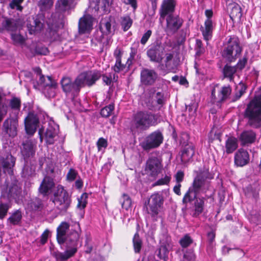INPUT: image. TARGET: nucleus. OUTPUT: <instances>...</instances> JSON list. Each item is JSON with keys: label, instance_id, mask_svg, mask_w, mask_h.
Returning <instances> with one entry per match:
<instances>
[{"label": "nucleus", "instance_id": "8fccbe9b", "mask_svg": "<svg viewBox=\"0 0 261 261\" xmlns=\"http://www.w3.org/2000/svg\"><path fill=\"white\" fill-rule=\"evenodd\" d=\"M48 79L50 82H55L50 76H47L45 77L44 76H40L38 82V85L42 87L43 89L47 88V87L50 86V84L47 81Z\"/></svg>", "mask_w": 261, "mask_h": 261}, {"label": "nucleus", "instance_id": "603ef678", "mask_svg": "<svg viewBox=\"0 0 261 261\" xmlns=\"http://www.w3.org/2000/svg\"><path fill=\"white\" fill-rule=\"evenodd\" d=\"M183 261H196V256L192 250H188L184 254Z\"/></svg>", "mask_w": 261, "mask_h": 261}, {"label": "nucleus", "instance_id": "09e8293b", "mask_svg": "<svg viewBox=\"0 0 261 261\" xmlns=\"http://www.w3.org/2000/svg\"><path fill=\"white\" fill-rule=\"evenodd\" d=\"M114 109V105L111 103L107 106L103 108L100 111V114L102 117H109Z\"/></svg>", "mask_w": 261, "mask_h": 261}, {"label": "nucleus", "instance_id": "13d9d810", "mask_svg": "<svg viewBox=\"0 0 261 261\" xmlns=\"http://www.w3.org/2000/svg\"><path fill=\"white\" fill-rule=\"evenodd\" d=\"M109 6V0H96V3L94 8L95 10H98L99 7L106 8Z\"/></svg>", "mask_w": 261, "mask_h": 261}, {"label": "nucleus", "instance_id": "9d476101", "mask_svg": "<svg viewBox=\"0 0 261 261\" xmlns=\"http://www.w3.org/2000/svg\"><path fill=\"white\" fill-rule=\"evenodd\" d=\"M166 16L165 31L168 35H173L181 28L184 21L177 15L169 14Z\"/></svg>", "mask_w": 261, "mask_h": 261}, {"label": "nucleus", "instance_id": "a19ab883", "mask_svg": "<svg viewBox=\"0 0 261 261\" xmlns=\"http://www.w3.org/2000/svg\"><path fill=\"white\" fill-rule=\"evenodd\" d=\"M100 28L106 35L110 34L114 31L110 20H103L101 22Z\"/></svg>", "mask_w": 261, "mask_h": 261}, {"label": "nucleus", "instance_id": "f8f14e48", "mask_svg": "<svg viewBox=\"0 0 261 261\" xmlns=\"http://www.w3.org/2000/svg\"><path fill=\"white\" fill-rule=\"evenodd\" d=\"M61 84L63 91L67 94L75 95L77 93L81 87L77 82V77L74 82L68 77H63L61 81Z\"/></svg>", "mask_w": 261, "mask_h": 261}, {"label": "nucleus", "instance_id": "f257e3e1", "mask_svg": "<svg viewBox=\"0 0 261 261\" xmlns=\"http://www.w3.org/2000/svg\"><path fill=\"white\" fill-rule=\"evenodd\" d=\"M159 116L147 111H139L133 115L130 123L132 132H138L148 129L150 126L155 125L159 122Z\"/></svg>", "mask_w": 261, "mask_h": 261}, {"label": "nucleus", "instance_id": "de8ad7c7", "mask_svg": "<svg viewBox=\"0 0 261 261\" xmlns=\"http://www.w3.org/2000/svg\"><path fill=\"white\" fill-rule=\"evenodd\" d=\"M11 39L13 41L14 44L22 45L24 43L25 39V38L19 34L12 33Z\"/></svg>", "mask_w": 261, "mask_h": 261}, {"label": "nucleus", "instance_id": "0e129e2a", "mask_svg": "<svg viewBox=\"0 0 261 261\" xmlns=\"http://www.w3.org/2000/svg\"><path fill=\"white\" fill-rule=\"evenodd\" d=\"M96 145L98 148V151H100L102 148H106L108 146L107 140L103 138H100L97 143Z\"/></svg>", "mask_w": 261, "mask_h": 261}, {"label": "nucleus", "instance_id": "69168bd1", "mask_svg": "<svg viewBox=\"0 0 261 261\" xmlns=\"http://www.w3.org/2000/svg\"><path fill=\"white\" fill-rule=\"evenodd\" d=\"M170 179L171 178L170 176L166 175L164 177L158 180L153 184V186H156L167 185L169 182Z\"/></svg>", "mask_w": 261, "mask_h": 261}, {"label": "nucleus", "instance_id": "39448f33", "mask_svg": "<svg viewBox=\"0 0 261 261\" xmlns=\"http://www.w3.org/2000/svg\"><path fill=\"white\" fill-rule=\"evenodd\" d=\"M73 239L70 240V242L67 243L66 249L64 252H56L54 256L57 261H65L73 256L77 251L78 240L79 234L76 231L72 233Z\"/></svg>", "mask_w": 261, "mask_h": 261}, {"label": "nucleus", "instance_id": "5701e85b", "mask_svg": "<svg viewBox=\"0 0 261 261\" xmlns=\"http://www.w3.org/2000/svg\"><path fill=\"white\" fill-rule=\"evenodd\" d=\"M175 4L174 0H164L160 10L161 18H164L169 14H172L174 11Z\"/></svg>", "mask_w": 261, "mask_h": 261}, {"label": "nucleus", "instance_id": "412c9836", "mask_svg": "<svg viewBox=\"0 0 261 261\" xmlns=\"http://www.w3.org/2000/svg\"><path fill=\"white\" fill-rule=\"evenodd\" d=\"M22 145L21 152L25 161L35 155L36 145L32 141L27 140Z\"/></svg>", "mask_w": 261, "mask_h": 261}, {"label": "nucleus", "instance_id": "7c9ffc66", "mask_svg": "<svg viewBox=\"0 0 261 261\" xmlns=\"http://www.w3.org/2000/svg\"><path fill=\"white\" fill-rule=\"evenodd\" d=\"M213 30V22L211 19H206L204 27L201 28V31L204 39L208 41L211 39Z\"/></svg>", "mask_w": 261, "mask_h": 261}, {"label": "nucleus", "instance_id": "864d4df0", "mask_svg": "<svg viewBox=\"0 0 261 261\" xmlns=\"http://www.w3.org/2000/svg\"><path fill=\"white\" fill-rule=\"evenodd\" d=\"M23 0H12L9 4V7L12 9H16L19 11H21L23 8L21 6V3Z\"/></svg>", "mask_w": 261, "mask_h": 261}, {"label": "nucleus", "instance_id": "b1692460", "mask_svg": "<svg viewBox=\"0 0 261 261\" xmlns=\"http://www.w3.org/2000/svg\"><path fill=\"white\" fill-rule=\"evenodd\" d=\"M58 133V126L55 124H49L44 133V137L46 143L53 144Z\"/></svg>", "mask_w": 261, "mask_h": 261}, {"label": "nucleus", "instance_id": "e433bc0d", "mask_svg": "<svg viewBox=\"0 0 261 261\" xmlns=\"http://www.w3.org/2000/svg\"><path fill=\"white\" fill-rule=\"evenodd\" d=\"M35 173V166L26 162L22 169L21 175L25 178L34 176Z\"/></svg>", "mask_w": 261, "mask_h": 261}, {"label": "nucleus", "instance_id": "2eb2a0df", "mask_svg": "<svg viewBox=\"0 0 261 261\" xmlns=\"http://www.w3.org/2000/svg\"><path fill=\"white\" fill-rule=\"evenodd\" d=\"M161 245L158 249V257L166 261L168 258V254L172 249V244L170 237L166 236L165 239H162L160 242Z\"/></svg>", "mask_w": 261, "mask_h": 261}, {"label": "nucleus", "instance_id": "c9c22d12", "mask_svg": "<svg viewBox=\"0 0 261 261\" xmlns=\"http://www.w3.org/2000/svg\"><path fill=\"white\" fill-rule=\"evenodd\" d=\"M75 0H59L56 5L58 12H62L68 10Z\"/></svg>", "mask_w": 261, "mask_h": 261}, {"label": "nucleus", "instance_id": "6e6552de", "mask_svg": "<svg viewBox=\"0 0 261 261\" xmlns=\"http://www.w3.org/2000/svg\"><path fill=\"white\" fill-rule=\"evenodd\" d=\"M164 202L162 194L155 193L151 195L146 205L147 213L152 217L157 216Z\"/></svg>", "mask_w": 261, "mask_h": 261}, {"label": "nucleus", "instance_id": "79ce46f5", "mask_svg": "<svg viewBox=\"0 0 261 261\" xmlns=\"http://www.w3.org/2000/svg\"><path fill=\"white\" fill-rule=\"evenodd\" d=\"M2 25L6 30L10 31H15L17 29L16 21L14 19H6L2 22Z\"/></svg>", "mask_w": 261, "mask_h": 261}, {"label": "nucleus", "instance_id": "3c124183", "mask_svg": "<svg viewBox=\"0 0 261 261\" xmlns=\"http://www.w3.org/2000/svg\"><path fill=\"white\" fill-rule=\"evenodd\" d=\"M53 5L52 0H40L39 5L42 11H46L50 9Z\"/></svg>", "mask_w": 261, "mask_h": 261}, {"label": "nucleus", "instance_id": "bb28decb", "mask_svg": "<svg viewBox=\"0 0 261 261\" xmlns=\"http://www.w3.org/2000/svg\"><path fill=\"white\" fill-rule=\"evenodd\" d=\"M239 139L242 145H248L255 142L256 134L251 130H244L240 134Z\"/></svg>", "mask_w": 261, "mask_h": 261}, {"label": "nucleus", "instance_id": "4c0bfd02", "mask_svg": "<svg viewBox=\"0 0 261 261\" xmlns=\"http://www.w3.org/2000/svg\"><path fill=\"white\" fill-rule=\"evenodd\" d=\"M198 195V194L194 192L192 188L190 187L183 197L182 202L184 204L191 202L192 201L195 200L196 198L199 197Z\"/></svg>", "mask_w": 261, "mask_h": 261}, {"label": "nucleus", "instance_id": "4468645a", "mask_svg": "<svg viewBox=\"0 0 261 261\" xmlns=\"http://www.w3.org/2000/svg\"><path fill=\"white\" fill-rule=\"evenodd\" d=\"M39 121L36 114L29 113L24 120L25 129L27 134L33 135L36 132Z\"/></svg>", "mask_w": 261, "mask_h": 261}, {"label": "nucleus", "instance_id": "774afa93", "mask_svg": "<svg viewBox=\"0 0 261 261\" xmlns=\"http://www.w3.org/2000/svg\"><path fill=\"white\" fill-rule=\"evenodd\" d=\"M12 109L19 110L20 107V100L17 98L12 99L10 102Z\"/></svg>", "mask_w": 261, "mask_h": 261}, {"label": "nucleus", "instance_id": "ddd939ff", "mask_svg": "<svg viewBox=\"0 0 261 261\" xmlns=\"http://www.w3.org/2000/svg\"><path fill=\"white\" fill-rule=\"evenodd\" d=\"M158 78V73L153 69L146 68L142 69L140 73V81L144 86L153 85Z\"/></svg>", "mask_w": 261, "mask_h": 261}, {"label": "nucleus", "instance_id": "a878e982", "mask_svg": "<svg viewBox=\"0 0 261 261\" xmlns=\"http://www.w3.org/2000/svg\"><path fill=\"white\" fill-rule=\"evenodd\" d=\"M229 16L232 21L240 20L242 16V9L236 3L229 4L227 7Z\"/></svg>", "mask_w": 261, "mask_h": 261}, {"label": "nucleus", "instance_id": "2f4dec72", "mask_svg": "<svg viewBox=\"0 0 261 261\" xmlns=\"http://www.w3.org/2000/svg\"><path fill=\"white\" fill-rule=\"evenodd\" d=\"M225 152L232 153L238 147V139L234 137H228L225 141Z\"/></svg>", "mask_w": 261, "mask_h": 261}, {"label": "nucleus", "instance_id": "c03bdc74", "mask_svg": "<svg viewBox=\"0 0 261 261\" xmlns=\"http://www.w3.org/2000/svg\"><path fill=\"white\" fill-rule=\"evenodd\" d=\"M121 25L124 31H127L132 26L133 20L128 16H125L121 18Z\"/></svg>", "mask_w": 261, "mask_h": 261}, {"label": "nucleus", "instance_id": "c756f323", "mask_svg": "<svg viewBox=\"0 0 261 261\" xmlns=\"http://www.w3.org/2000/svg\"><path fill=\"white\" fill-rule=\"evenodd\" d=\"M69 224L66 222H63L58 227L57 229V239L60 244H63L66 239V232L69 229Z\"/></svg>", "mask_w": 261, "mask_h": 261}, {"label": "nucleus", "instance_id": "f704fd0d", "mask_svg": "<svg viewBox=\"0 0 261 261\" xmlns=\"http://www.w3.org/2000/svg\"><path fill=\"white\" fill-rule=\"evenodd\" d=\"M47 81L50 84V86L43 89V92L46 97L48 98L53 97L56 95V90L57 87V83L56 82H50L48 79Z\"/></svg>", "mask_w": 261, "mask_h": 261}, {"label": "nucleus", "instance_id": "6e6d98bb", "mask_svg": "<svg viewBox=\"0 0 261 261\" xmlns=\"http://www.w3.org/2000/svg\"><path fill=\"white\" fill-rule=\"evenodd\" d=\"M123 202H122L121 205L122 208L128 210L132 205V200L129 197L125 194L123 195Z\"/></svg>", "mask_w": 261, "mask_h": 261}, {"label": "nucleus", "instance_id": "0eeeda50", "mask_svg": "<svg viewBox=\"0 0 261 261\" xmlns=\"http://www.w3.org/2000/svg\"><path fill=\"white\" fill-rule=\"evenodd\" d=\"M163 136L160 131H155L148 136L140 143V146L145 151L158 147L163 142Z\"/></svg>", "mask_w": 261, "mask_h": 261}, {"label": "nucleus", "instance_id": "052dcab7", "mask_svg": "<svg viewBox=\"0 0 261 261\" xmlns=\"http://www.w3.org/2000/svg\"><path fill=\"white\" fill-rule=\"evenodd\" d=\"M77 174V172L75 169L71 168L67 174L66 179L68 181H72L76 178Z\"/></svg>", "mask_w": 261, "mask_h": 261}, {"label": "nucleus", "instance_id": "1a4fd4ad", "mask_svg": "<svg viewBox=\"0 0 261 261\" xmlns=\"http://www.w3.org/2000/svg\"><path fill=\"white\" fill-rule=\"evenodd\" d=\"M101 76L100 71L91 70L81 73L77 77V82L82 88L85 86L90 87L95 84Z\"/></svg>", "mask_w": 261, "mask_h": 261}, {"label": "nucleus", "instance_id": "4d7b16f0", "mask_svg": "<svg viewBox=\"0 0 261 261\" xmlns=\"http://www.w3.org/2000/svg\"><path fill=\"white\" fill-rule=\"evenodd\" d=\"M9 206L7 203H2L0 204V219H4L7 214Z\"/></svg>", "mask_w": 261, "mask_h": 261}, {"label": "nucleus", "instance_id": "5fc2aeb1", "mask_svg": "<svg viewBox=\"0 0 261 261\" xmlns=\"http://www.w3.org/2000/svg\"><path fill=\"white\" fill-rule=\"evenodd\" d=\"M245 193L248 197H251L255 199H256L258 196V193L253 190L251 186H248L246 188Z\"/></svg>", "mask_w": 261, "mask_h": 261}, {"label": "nucleus", "instance_id": "cd10ccee", "mask_svg": "<svg viewBox=\"0 0 261 261\" xmlns=\"http://www.w3.org/2000/svg\"><path fill=\"white\" fill-rule=\"evenodd\" d=\"M204 197H199L194 200L192 216L197 218L201 214L205 208V200L207 199Z\"/></svg>", "mask_w": 261, "mask_h": 261}, {"label": "nucleus", "instance_id": "ea45409f", "mask_svg": "<svg viewBox=\"0 0 261 261\" xmlns=\"http://www.w3.org/2000/svg\"><path fill=\"white\" fill-rule=\"evenodd\" d=\"M139 46V42L134 43L132 44L130 47V53L129 54V57L127 59L126 63V65H127V68L129 67L133 64V61L135 59V57L137 53V49Z\"/></svg>", "mask_w": 261, "mask_h": 261}, {"label": "nucleus", "instance_id": "e2e57ef3", "mask_svg": "<svg viewBox=\"0 0 261 261\" xmlns=\"http://www.w3.org/2000/svg\"><path fill=\"white\" fill-rule=\"evenodd\" d=\"M192 243L191 238L188 235L185 236L180 240V244L181 246L186 248L189 246Z\"/></svg>", "mask_w": 261, "mask_h": 261}, {"label": "nucleus", "instance_id": "72a5a7b5", "mask_svg": "<svg viewBox=\"0 0 261 261\" xmlns=\"http://www.w3.org/2000/svg\"><path fill=\"white\" fill-rule=\"evenodd\" d=\"M42 207V200L37 198L30 200L27 205V208L31 211H40Z\"/></svg>", "mask_w": 261, "mask_h": 261}, {"label": "nucleus", "instance_id": "a18cd8bd", "mask_svg": "<svg viewBox=\"0 0 261 261\" xmlns=\"http://www.w3.org/2000/svg\"><path fill=\"white\" fill-rule=\"evenodd\" d=\"M246 85L242 83H240L237 88V91L232 99L233 101L238 100L246 92Z\"/></svg>", "mask_w": 261, "mask_h": 261}, {"label": "nucleus", "instance_id": "37998d69", "mask_svg": "<svg viewBox=\"0 0 261 261\" xmlns=\"http://www.w3.org/2000/svg\"><path fill=\"white\" fill-rule=\"evenodd\" d=\"M22 219V213L19 210H17L12 214L8 221L13 225L18 224Z\"/></svg>", "mask_w": 261, "mask_h": 261}, {"label": "nucleus", "instance_id": "20e7f679", "mask_svg": "<svg viewBox=\"0 0 261 261\" xmlns=\"http://www.w3.org/2000/svg\"><path fill=\"white\" fill-rule=\"evenodd\" d=\"M53 202L60 213L63 215L69 208L71 204V198L68 192L61 185L57 187L54 193Z\"/></svg>", "mask_w": 261, "mask_h": 261}, {"label": "nucleus", "instance_id": "338daca9", "mask_svg": "<svg viewBox=\"0 0 261 261\" xmlns=\"http://www.w3.org/2000/svg\"><path fill=\"white\" fill-rule=\"evenodd\" d=\"M127 65H123L121 63V60H116V63L113 67L114 70L116 72H119L123 70H124L125 68V66Z\"/></svg>", "mask_w": 261, "mask_h": 261}, {"label": "nucleus", "instance_id": "6ab92c4d", "mask_svg": "<svg viewBox=\"0 0 261 261\" xmlns=\"http://www.w3.org/2000/svg\"><path fill=\"white\" fill-rule=\"evenodd\" d=\"M93 18L90 15H85L79 22V32L80 34L89 33L92 29Z\"/></svg>", "mask_w": 261, "mask_h": 261}, {"label": "nucleus", "instance_id": "f03ea898", "mask_svg": "<svg viewBox=\"0 0 261 261\" xmlns=\"http://www.w3.org/2000/svg\"><path fill=\"white\" fill-rule=\"evenodd\" d=\"M213 178V175L208 171L200 172L194 178L191 187L198 195L204 194L206 198H209L214 193L210 181Z\"/></svg>", "mask_w": 261, "mask_h": 261}, {"label": "nucleus", "instance_id": "473e14b6", "mask_svg": "<svg viewBox=\"0 0 261 261\" xmlns=\"http://www.w3.org/2000/svg\"><path fill=\"white\" fill-rule=\"evenodd\" d=\"M195 153L194 147L192 145H188L183 149L181 155V160L183 163L188 162L193 157Z\"/></svg>", "mask_w": 261, "mask_h": 261}, {"label": "nucleus", "instance_id": "680f3d73", "mask_svg": "<svg viewBox=\"0 0 261 261\" xmlns=\"http://www.w3.org/2000/svg\"><path fill=\"white\" fill-rule=\"evenodd\" d=\"M248 61V58L247 56H244L242 59L239 60L238 63L235 66L237 69L242 70L246 65Z\"/></svg>", "mask_w": 261, "mask_h": 261}, {"label": "nucleus", "instance_id": "aec40b11", "mask_svg": "<svg viewBox=\"0 0 261 261\" xmlns=\"http://www.w3.org/2000/svg\"><path fill=\"white\" fill-rule=\"evenodd\" d=\"M30 23L27 24V27L30 34H33L39 32L42 29L44 24L42 16L37 15L29 20Z\"/></svg>", "mask_w": 261, "mask_h": 261}, {"label": "nucleus", "instance_id": "f3484780", "mask_svg": "<svg viewBox=\"0 0 261 261\" xmlns=\"http://www.w3.org/2000/svg\"><path fill=\"white\" fill-rule=\"evenodd\" d=\"M18 121L13 118L6 119L3 124V132L10 137L14 138L17 135Z\"/></svg>", "mask_w": 261, "mask_h": 261}, {"label": "nucleus", "instance_id": "dca6fc26", "mask_svg": "<svg viewBox=\"0 0 261 261\" xmlns=\"http://www.w3.org/2000/svg\"><path fill=\"white\" fill-rule=\"evenodd\" d=\"M216 89L212 91L211 96L214 103H221L227 99L231 93V88L229 85L222 87L219 90L217 96L215 94Z\"/></svg>", "mask_w": 261, "mask_h": 261}, {"label": "nucleus", "instance_id": "4be33fe9", "mask_svg": "<svg viewBox=\"0 0 261 261\" xmlns=\"http://www.w3.org/2000/svg\"><path fill=\"white\" fill-rule=\"evenodd\" d=\"M147 54L151 61L159 63L163 58L164 48L162 46L155 45L148 50Z\"/></svg>", "mask_w": 261, "mask_h": 261}, {"label": "nucleus", "instance_id": "c85d7f7f", "mask_svg": "<svg viewBox=\"0 0 261 261\" xmlns=\"http://www.w3.org/2000/svg\"><path fill=\"white\" fill-rule=\"evenodd\" d=\"M55 186L53 178L46 176L40 185L39 191L43 195H47Z\"/></svg>", "mask_w": 261, "mask_h": 261}, {"label": "nucleus", "instance_id": "58836bf2", "mask_svg": "<svg viewBox=\"0 0 261 261\" xmlns=\"http://www.w3.org/2000/svg\"><path fill=\"white\" fill-rule=\"evenodd\" d=\"M237 71L236 66H231L225 65L223 69V73L225 77H228L230 81H232L234 79V74Z\"/></svg>", "mask_w": 261, "mask_h": 261}, {"label": "nucleus", "instance_id": "393cba45", "mask_svg": "<svg viewBox=\"0 0 261 261\" xmlns=\"http://www.w3.org/2000/svg\"><path fill=\"white\" fill-rule=\"evenodd\" d=\"M46 22L47 25L46 36L48 38H51L56 34L59 28L58 19L55 16L51 15V18H49Z\"/></svg>", "mask_w": 261, "mask_h": 261}, {"label": "nucleus", "instance_id": "7ed1b4c3", "mask_svg": "<svg viewBox=\"0 0 261 261\" xmlns=\"http://www.w3.org/2000/svg\"><path fill=\"white\" fill-rule=\"evenodd\" d=\"M245 116L249 119L251 125L259 126L261 121V94L256 95L248 105Z\"/></svg>", "mask_w": 261, "mask_h": 261}, {"label": "nucleus", "instance_id": "423d86ee", "mask_svg": "<svg viewBox=\"0 0 261 261\" xmlns=\"http://www.w3.org/2000/svg\"><path fill=\"white\" fill-rule=\"evenodd\" d=\"M242 48L239 45V41L237 37H230L228 41L227 47L224 49L222 56L229 62L234 61L236 58L241 54Z\"/></svg>", "mask_w": 261, "mask_h": 261}, {"label": "nucleus", "instance_id": "49530a36", "mask_svg": "<svg viewBox=\"0 0 261 261\" xmlns=\"http://www.w3.org/2000/svg\"><path fill=\"white\" fill-rule=\"evenodd\" d=\"M133 245L135 253L140 252L142 246V242L137 233L134 235L133 238Z\"/></svg>", "mask_w": 261, "mask_h": 261}, {"label": "nucleus", "instance_id": "bf43d9fd", "mask_svg": "<svg viewBox=\"0 0 261 261\" xmlns=\"http://www.w3.org/2000/svg\"><path fill=\"white\" fill-rule=\"evenodd\" d=\"M155 98L156 102L158 105L162 106L165 104L166 99L164 96V93L162 92H158L155 94Z\"/></svg>", "mask_w": 261, "mask_h": 261}, {"label": "nucleus", "instance_id": "9b49d317", "mask_svg": "<svg viewBox=\"0 0 261 261\" xmlns=\"http://www.w3.org/2000/svg\"><path fill=\"white\" fill-rule=\"evenodd\" d=\"M161 161L157 158L150 156L147 160L145 171L150 177L155 178L161 172Z\"/></svg>", "mask_w": 261, "mask_h": 261}, {"label": "nucleus", "instance_id": "a211bd4d", "mask_svg": "<svg viewBox=\"0 0 261 261\" xmlns=\"http://www.w3.org/2000/svg\"><path fill=\"white\" fill-rule=\"evenodd\" d=\"M249 154L246 150L240 148L235 153L234 162L237 166L243 167L249 163Z\"/></svg>", "mask_w": 261, "mask_h": 261}]
</instances>
